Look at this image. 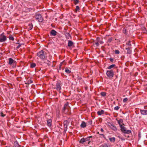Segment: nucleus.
Here are the masks:
<instances>
[{
	"instance_id": "43",
	"label": "nucleus",
	"mask_w": 147,
	"mask_h": 147,
	"mask_svg": "<svg viewBox=\"0 0 147 147\" xmlns=\"http://www.w3.org/2000/svg\"><path fill=\"white\" fill-rule=\"evenodd\" d=\"M123 32L124 33H126V30L124 28L123 30Z\"/></svg>"
},
{
	"instance_id": "35",
	"label": "nucleus",
	"mask_w": 147,
	"mask_h": 147,
	"mask_svg": "<svg viewBox=\"0 0 147 147\" xmlns=\"http://www.w3.org/2000/svg\"><path fill=\"white\" fill-rule=\"evenodd\" d=\"M94 45H96V47H98L99 44V42H98V41H96V42L94 43Z\"/></svg>"
},
{
	"instance_id": "38",
	"label": "nucleus",
	"mask_w": 147,
	"mask_h": 147,
	"mask_svg": "<svg viewBox=\"0 0 147 147\" xmlns=\"http://www.w3.org/2000/svg\"><path fill=\"white\" fill-rule=\"evenodd\" d=\"M119 107L118 106H117L114 108V109L115 110H118L119 108Z\"/></svg>"
},
{
	"instance_id": "23",
	"label": "nucleus",
	"mask_w": 147,
	"mask_h": 147,
	"mask_svg": "<svg viewBox=\"0 0 147 147\" xmlns=\"http://www.w3.org/2000/svg\"><path fill=\"white\" fill-rule=\"evenodd\" d=\"M32 82V81L31 80H29L28 81L25 83V84H29Z\"/></svg>"
},
{
	"instance_id": "30",
	"label": "nucleus",
	"mask_w": 147,
	"mask_h": 147,
	"mask_svg": "<svg viewBox=\"0 0 147 147\" xmlns=\"http://www.w3.org/2000/svg\"><path fill=\"white\" fill-rule=\"evenodd\" d=\"M106 93L105 92H102L100 93V95L102 96H106Z\"/></svg>"
},
{
	"instance_id": "31",
	"label": "nucleus",
	"mask_w": 147,
	"mask_h": 147,
	"mask_svg": "<svg viewBox=\"0 0 147 147\" xmlns=\"http://www.w3.org/2000/svg\"><path fill=\"white\" fill-rule=\"evenodd\" d=\"M80 10V8L78 6H76V8L75 9V12H77L78 11Z\"/></svg>"
},
{
	"instance_id": "24",
	"label": "nucleus",
	"mask_w": 147,
	"mask_h": 147,
	"mask_svg": "<svg viewBox=\"0 0 147 147\" xmlns=\"http://www.w3.org/2000/svg\"><path fill=\"white\" fill-rule=\"evenodd\" d=\"M65 36L67 39H69L71 37V36L68 33H67L65 34Z\"/></svg>"
},
{
	"instance_id": "10",
	"label": "nucleus",
	"mask_w": 147,
	"mask_h": 147,
	"mask_svg": "<svg viewBox=\"0 0 147 147\" xmlns=\"http://www.w3.org/2000/svg\"><path fill=\"white\" fill-rule=\"evenodd\" d=\"M57 33V32L54 30H51L50 32V34L51 35L54 36L56 35Z\"/></svg>"
},
{
	"instance_id": "27",
	"label": "nucleus",
	"mask_w": 147,
	"mask_h": 147,
	"mask_svg": "<svg viewBox=\"0 0 147 147\" xmlns=\"http://www.w3.org/2000/svg\"><path fill=\"white\" fill-rule=\"evenodd\" d=\"M115 66V64H112L109 66L108 68L109 69H111L114 67Z\"/></svg>"
},
{
	"instance_id": "18",
	"label": "nucleus",
	"mask_w": 147,
	"mask_h": 147,
	"mask_svg": "<svg viewBox=\"0 0 147 147\" xmlns=\"http://www.w3.org/2000/svg\"><path fill=\"white\" fill-rule=\"evenodd\" d=\"M109 140L111 142H114L115 140V137L110 138H109Z\"/></svg>"
},
{
	"instance_id": "22",
	"label": "nucleus",
	"mask_w": 147,
	"mask_h": 147,
	"mask_svg": "<svg viewBox=\"0 0 147 147\" xmlns=\"http://www.w3.org/2000/svg\"><path fill=\"white\" fill-rule=\"evenodd\" d=\"M86 142L85 138H82L80 141V143L81 144H83L84 142Z\"/></svg>"
},
{
	"instance_id": "47",
	"label": "nucleus",
	"mask_w": 147,
	"mask_h": 147,
	"mask_svg": "<svg viewBox=\"0 0 147 147\" xmlns=\"http://www.w3.org/2000/svg\"><path fill=\"white\" fill-rule=\"evenodd\" d=\"M100 131L102 132H103L104 131V130H103V129L102 128H101V129H100Z\"/></svg>"
},
{
	"instance_id": "20",
	"label": "nucleus",
	"mask_w": 147,
	"mask_h": 147,
	"mask_svg": "<svg viewBox=\"0 0 147 147\" xmlns=\"http://www.w3.org/2000/svg\"><path fill=\"white\" fill-rule=\"evenodd\" d=\"M126 49L127 51V53L128 54H130L131 53V50L129 48H126Z\"/></svg>"
},
{
	"instance_id": "26",
	"label": "nucleus",
	"mask_w": 147,
	"mask_h": 147,
	"mask_svg": "<svg viewBox=\"0 0 147 147\" xmlns=\"http://www.w3.org/2000/svg\"><path fill=\"white\" fill-rule=\"evenodd\" d=\"M9 39L10 40L13 41L14 40L13 37L11 35H9Z\"/></svg>"
},
{
	"instance_id": "4",
	"label": "nucleus",
	"mask_w": 147,
	"mask_h": 147,
	"mask_svg": "<svg viewBox=\"0 0 147 147\" xmlns=\"http://www.w3.org/2000/svg\"><path fill=\"white\" fill-rule=\"evenodd\" d=\"M35 18L39 22H42L43 20L40 14H36L35 16Z\"/></svg>"
},
{
	"instance_id": "42",
	"label": "nucleus",
	"mask_w": 147,
	"mask_h": 147,
	"mask_svg": "<svg viewBox=\"0 0 147 147\" xmlns=\"http://www.w3.org/2000/svg\"><path fill=\"white\" fill-rule=\"evenodd\" d=\"M1 114V115L2 117H4L5 116V115L3 113L1 112L0 113Z\"/></svg>"
},
{
	"instance_id": "49",
	"label": "nucleus",
	"mask_w": 147,
	"mask_h": 147,
	"mask_svg": "<svg viewBox=\"0 0 147 147\" xmlns=\"http://www.w3.org/2000/svg\"><path fill=\"white\" fill-rule=\"evenodd\" d=\"M88 137V138H89V139H90V138H92V136H89V137Z\"/></svg>"
},
{
	"instance_id": "37",
	"label": "nucleus",
	"mask_w": 147,
	"mask_h": 147,
	"mask_svg": "<svg viewBox=\"0 0 147 147\" xmlns=\"http://www.w3.org/2000/svg\"><path fill=\"white\" fill-rule=\"evenodd\" d=\"M115 53L116 54H119L120 52L118 50H116L115 51Z\"/></svg>"
},
{
	"instance_id": "44",
	"label": "nucleus",
	"mask_w": 147,
	"mask_h": 147,
	"mask_svg": "<svg viewBox=\"0 0 147 147\" xmlns=\"http://www.w3.org/2000/svg\"><path fill=\"white\" fill-rule=\"evenodd\" d=\"M62 63H61L60 64V65H59V70H61V66L62 65Z\"/></svg>"
},
{
	"instance_id": "2",
	"label": "nucleus",
	"mask_w": 147,
	"mask_h": 147,
	"mask_svg": "<svg viewBox=\"0 0 147 147\" xmlns=\"http://www.w3.org/2000/svg\"><path fill=\"white\" fill-rule=\"evenodd\" d=\"M4 34L3 33L0 34V42H5L7 40L6 37L4 35Z\"/></svg>"
},
{
	"instance_id": "41",
	"label": "nucleus",
	"mask_w": 147,
	"mask_h": 147,
	"mask_svg": "<svg viewBox=\"0 0 147 147\" xmlns=\"http://www.w3.org/2000/svg\"><path fill=\"white\" fill-rule=\"evenodd\" d=\"M112 40V38H109L108 41H107V42H111V41Z\"/></svg>"
},
{
	"instance_id": "5",
	"label": "nucleus",
	"mask_w": 147,
	"mask_h": 147,
	"mask_svg": "<svg viewBox=\"0 0 147 147\" xmlns=\"http://www.w3.org/2000/svg\"><path fill=\"white\" fill-rule=\"evenodd\" d=\"M107 76L109 78H111L113 76L114 72L113 70H108L107 71Z\"/></svg>"
},
{
	"instance_id": "13",
	"label": "nucleus",
	"mask_w": 147,
	"mask_h": 147,
	"mask_svg": "<svg viewBox=\"0 0 147 147\" xmlns=\"http://www.w3.org/2000/svg\"><path fill=\"white\" fill-rule=\"evenodd\" d=\"M86 123L84 121H82L80 125L81 127L82 128H84L86 127Z\"/></svg>"
},
{
	"instance_id": "34",
	"label": "nucleus",
	"mask_w": 147,
	"mask_h": 147,
	"mask_svg": "<svg viewBox=\"0 0 147 147\" xmlns=\"http://www.w3.org/2000/svg\"><path fill=\"white\" fill-rule=\"evenodd\" d=\"M99 135L100 136H101L100 137H101V138H103L105 139H106L105 137V136H104V135L103 134H99Z\"/></svg>"
},
{
	"instance_id": "14",
	"label": "nucleus",
	"mask_w": 147,
	"mask_h": 147,
	"mask_svg": "<svg viewBox=\"0 0 147 147\" xmlns=\"http://www.w3.org/2000/svg\"><path fill=\"white\" fill-rule=\"evenodd\" d=\"M74 45V43L73 42L70 40H68V46L69 47H70Z\"/></svg>"
},
{
	"instance_id": "46",
	"label": "nucleus",
	"mask_w": 147,
	"mask_h": 147,
	"mask_svg": "<svg viewBox=\"0 0 147 147\" xmlns=\"http://www.w3.org/2000/svg\"><path fill=\"white\" fill-rule=\"evenodd\" d=\"M20 46H21V45H19L18 46L16 47V48H17V49H18V48H19L20 47Z\"/></svg>"
},
{
	"instance_id": "36",
	"label": "nucleus",
	"mask_w": 147,
	"mask_h": 147,
	"mask_svg": "<svg viewBox=\"0 0 147 147\" xmlns=\"http://www.w3.org/2000/svg\"><path fill=\"white\" fill-rule=\"evenodd\" d=\"M29 26H30V27L29 28V29L30 30L32 29L33 28V25L32 24H30L29 25Z\"/></svg>"
},
{
	"instance_id": "19",
	"label": "nucleus",
	"mask_w": 147,
	"mask_h": 147,
	"mask_svg": "<svg viewBox=\"0 0 147 147\" xmlns=\"http://www.w3.org/2000/svg\"><path fill=\"white\" fill-rule=\"evenodd\" d=\"M14 145L15 147H20V146L19 145L17 141H16L14 142Z\"/></svg>"
},
{
	"instance_id": "1",
	"label": "nucleus",
	"mask_w": 147,
	"mask_h": 147,
	"mask_svg": "<svg viewBox=\"0 0 147 147\" xmlns=\"http://www.w3.org/2000/svg\"><path fill=\"white\" fill-rule=\"evenodd\" d=\"M37 55L40 59H43L45 58V53L43 50H41L37 53Z\"/></svg>"
},
{
	"instance_id": "15",
	"label": "nucleus",
	"mask_w": 147,
	"mask_h": 147,
	"mask_svg": "<svg viewBox=\"0 0 147 147\" xmlns=\"http://www.w3.org/2000/svg\"><path fill=\"white\" fill-rule=\"evenodd\" d=\"M104 111L103 110H101L100 111H98L97 112L98 114V115H100L104 114Z\"/></svg>"
},
{
	"instance_id": "28",
	"label": "nucleus",
	"mask_w": 147,
	"mask_h": 147,
	"mask_svg": "<svg viewBox=\"0 0 147 147\" xmlns=\"http://www.w3.org/2000/svg\"><path fill=\"white\" fill-rule=\"evenodd\" d=\"M131 133V130H125V132H124V133L125 134H129L130 133Z\"/></svg>"
},
{
	"instance_id": "16",
	"label": "nucleus",
	"mask_w": 147,
	"mask_h": 147,
	"mask_svg": "<svg viewBox=\"0 0 147 147\" xmlns=\"http://www.w3.org/2000/svg\"><path fill=\"white\" fill-rule=\"evenodd\" d=\"M118 123L119 124L120 127V125H122L121 124V123H123V121L122 119H121L119 120H117Z\"/></svg>"
},
{
	"instance_id": "33",
	"label": "nucleus",
	"mask_w": 147,
	"mask_h": 147,
	"mask_svg": "<svg viewBox=\"0 0 147 147\" xmlns=\"http://www.w3.org/2000/svg\"><path fill=\"white\" fill-rule=\"evenodd\" d=\"M74 3L75 5L79 3L78 0H73Z\"/></svg>"
},
{
	"instance_id": "21",
	"label": "nucleus",
	"mask_w": 147,
	"mask_h": 147,
	"mask_svg": "<svg viewBox=\"0 0 147 147\" xmlns=\"http://www.w3.org/2000/svg\"><path fill=\"white\" fill-rule=\"evenodd\" d=\"M96 41H98L99 43H100L101 44H102L104 43L103 42L100 40V38L98 37L96 39Z\"/></svg>"
},
{
	"instance_id": "12",
	"label": "nucleus",
	"mask_w": 147,
	"mask_h": 147,
	"mask_svg": "<svg viewBox=\"0 0 147 147\" xmlns=\"http://www.w3.org/2000/svg\"><path fill=\"white\" fill-rule=\"evenodd\" d=\"M120 127L121 128V131L124 133L125 131V130H126V127H125L123 126L122 125H120Z\"/></svg>"
},
{
	"instance_id": "40",
	"label": "nucleus",
	"mask_w": 147,
	"mask_h": 147,
	"mask_svg": "<svg viewBox=\"0 0 147 147\" xmlns=\"http://www.w3.org/2000/svg\"><path fill=\"white\" fill-rule=\"evenodd\" d=\"M126 45L129 46H131V44L130 41H129L128 42H127Z\"/></svg>"
},
{
	"instance_id": "11",
	"label": "nucleus",
	"mask_w": 147,
	"mask_h": 147,
	"mask_svg": "<svg viewBox=\"0 0 147 147\" xmlns=\"http://www.w3.org/2000/svg\"><path fill=\"white\" fill-rule=\"evenodd\" d=\"M47 125L49 127H51V126L52 120L51 119H49L47 120Z\"/></svg>"
},
{
	"instance_id": "32",
	"label": "nucleus",
	"mask_w": 147,
	"mask_h": 147,
	"mask_svg": "<svg viewBox=\"0 0 147 147\" xmlns=\"http://www.w3.org/2000/svg\"><path fill=\"white\" fill-rule=\"evenodd\" d=\"M36 64L34 63H31L30 65V67L31 68H34L36 66Z\"/></svg>"
},
{
	"instance_id": "7",
	"label": "nucleus",
	"mask_w": 147,
	"mask_h": 147,
	"mask_svg": "<svg viewBox=\"0 0 147 147\" xmlns=\"http://www.w3.org/2000/svg\"><path fill=\"white\" fill-rule=\"evenodd\" d=\"M9 62H8V64L10 65L12 64H14L16 63V61H15L13 60L11 58H9L8 59Z\"/></svg>"
},
{
	"instance_id": "8",
	"label": "nucleus",
	"mask_w": 147,
	"mask_h": 147,
	"mask_svg": "<svg viewBox=\"0 0 147 147\" xmlns=\"http://www.w3.org/2000/svg\"><path fill=\"white\" fill-rule=\"evenodd\" d=\"M68 122L67 121H65L63 122L64 127L65 128L64 130L66 131L67 129V126L68 125Z\"/></svg>"
},
{
	"instance_id": "9",
	"label": "nucleus",
	"mask_w": 147,
	"mask_h": 147,
	"mask_svg": "<svg viewBox=\"0 0 147 147\" xmlns=\"http://www.w3.org/2000/svg\"><path fill=\"white\" fill-rule=\"evenodd\" d=\"M140 112L141 114L144 115H147V110L140 109Z\"/></svg>"
},
{
	"instance_id": "17",
	"label": "nucleus",
	"mask_w": 147,
	"mask_h": 147,
	"mask_svg": "<svg viewBox=\"0 0 147 147\" xmlns=\"http://www.w3.org/2000/svg\"><path fill=\"white\" fill-rule=\"evenodd\" d=\"M111 129H113V130L116 131L117 130V128L116 127V126H114V125H111Z\"/></svg>"
},
{
	"instance_id": "45",
	"label": "nucleus",
	"mask_w": 147,
	"mask_h": 147,
	"mask_svg": "<svg viewBox=\"0 0 147 147\" xmlns=\"http://www.w3.org/2000/svg\"><path fill=\"white\" fill-rule=\"evenodd\" d=\"M109 60L111 62H113V59L112 58H110Z\"/></svg>"
},
{
	"instance_id": "6",
	"label": "nucleus",
	"mask_w": 147,
	"mask_h": 147,
	"mask_svg": "<svg viewBox=\"0 0 147 147\" xmlns=\"http://www.w3.org/2000/svg\"><path fill=\"white\" fill-rule=\"evenodd\" d=\"M69 103L68 102H67L65 103L64 105V106L62 109V111L63 112H64L65 111V110H67V111H69V107L68 106Z\"/></svg>"
},
{
	"instance_id": "3",
	"label": "nucleus",
	"mask_w": 147,
	"mask_h": 147,
	"mask_svg": "<svg viewBox=\"0 0 147 147\" xmlns=\"http://www.w3.org/2000/svg\"><path fill=\"white\" fill-rule=\"evenodd\" d=\"M56 87L54 88H56L57 90L59 91V92H60V90L61 89V82L60 81H58L56 84Z\"/></svg>"
},
{
	"instance_id": "39",
	"label": "nucleus",
	"mask_w": 147,
	"mask_h": 147,
	"mask_svg": "<svg viewBox=\"0 0 147 147\" xmlns=\"http://www.w3.org/2000/svg\"><path fill=\"white\" fill-rule=\"evenodd\" d=\"M128 100L127 98H125L123 100V102H125L126 101H127Z\"/></svg>"
},
{
	"instance_id": "29",
	"label": "nucleus",
	"mask_w": 147,
	"mask_h": 147,
	"mask_svg": "<svg viewBox=\"0 0 147 147\" xmlns=\"http://www.w3.org/2000/svg\"><path fill=\"white\" fill-rule=\"evenodd\" d=\"M85 142H86L87 141H88V144H89L90 142V139H89V138H88V137L86 138H85Z\"/></svg>"
},
{
	"instance_id": "48",
	"label": "nucleus",
	"mask_w": 147,
	"mask_h": 147,
	"mask_svg": "<svg viewBox=\"0 0 147 147\" xmlns=\"http://www.w3.org/2000/svg\"><path fill=\"white\" fill-rule=\"evenodd\" d=\"M89 124H92V121H89Z\"/></svg>"
},
{
	"instance_id": "51",
	"label": "nucleus",
	"mask_w": 147,
	"mask_h": 147,
	"mask_svg": "<svg viewBox=\"0 0 147 147\" xmlns=\"http://www.w3.org/2000/svg\"><path fill=\"white\" fill-rule=\"evenodd\" d=\"M122 140H124V139H121Z\"/></svg>"
},
{
	"instance_id": "50",
	"label": "nucleus",
	"mask_w": 147,
	"mask_h": 147,
	"mask_svg": "<svg viewBox=\"0 0 147 147\" xmlns=\"http://www.w3.org/2000/svg\"><path fill=\"white\" fill-rule=\"evenodd\" d=\"M97 134H98L99 135V134H100L99 133V132H97Z\"/></svg>"
},
{
	"instance_id": "25",
	"label": "nucleus",
	"mask_w": 147,
	"mask_h": 147,
	"mask_svg": "<svg viewBox=\"0 0 147 147\" xmlns=\"http://www.w3.org/2000/svg\"><path fill=\"white\" fill-rule=\"evenodd\" d=\"M65 72L67 74H69L71 71L67 68H66L65 69Z\"/></svg>"
}]
</instances>
